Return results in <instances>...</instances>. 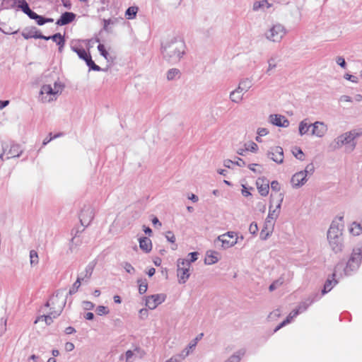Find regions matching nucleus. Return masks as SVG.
Instances as JSON below:
<instances>
[{"mask_svg": "<svg viewBox=\"0 0 362 362\" xmlns=\"http://www.w3.org/2000/svg\"><path fill=\"white\" fill-rule=\"evenodd\" d=\"M238 236L237 233L229 231L224 234L220 235L215 240L214 243H221V247L224 250L230 248L238 243Z\"/></svg>", "mask_w": 362, "mask_h": 362, "instance_id": "obj_9", "label": "nucleus"}, {"mask_svg": "<svg viewBox=\"0 0 362 362\" xmlns=\"http://www.w3.org/2000/svg\"><path fill=\"white\" fill-rule=\"evenodd\" d=\"M344 78L346 80L350 81L354 83H357L358 82V78L356 76L349 74H344Z\"/></svg>", "mask_w": 362, "mask_h": 362, "instance_id": "obj_59", "label": "nucleus"}, {"mask_svg": "<svg viewBox=\"0 0 362 362\" xmlns=\"http://www.w3.org/2000/svg\"><path fill=\"white\" fill-rule=\"evenodd\" d=\"M166 296L163 293L151 295L146 298V305L150 310L155 309L158 305L165 301Z\"/></svg>", "mask_w": 362, "mask_h": 362, "instance_id": "obj_14", "label": "nucleus"}, {"mask_svg": "<svg viewBox=\"0 0 362 362\" xmlns=\"http://www.w3.org/2000/svg\"><path fill=\"white\" fill-rule=\"evenodd\" d=\"M189 354V350H182L179 354L175 355L165 362H181Z\"/></svg>", "mask_w": 362, "mask_h": 362, "instance_id": "obj_30", "label": "nucleus"}, {"mask_svg": "<svg viewBox=\"0 0 362 362\" xmlns=\"http://www.w3.org/2000/svg\"><path fill=\"white\" fill-rule=\"evenodd\" d=\"M109 312L108 308L104 305H98L96 308V313L98 315H107Z\"/></svg>", "mask_w": 362, "mask_h": 362, "instance_id": "obj_47", "label": "nucleus"}, {"mask_svg": "<svg viewBox=\"0 0 362 362\" xmlns=\"http://www.w3.org/2000/svg\"><path fill=\"white\" fill-rule=\"evenodd\" d=\"M84 278L78 277L76 281L74 283L72 287L69 290V294L72 295L75 293L81 286V281H83Z\"/></svg>", "mask_w": 362, "mask_h": 362, "instance_id": "obj_41", "label": "nucleus"}, {"mask_svg": "<svg viewBox=\"0 0 362 362\" xmlns=\"http://www.w3.org/2000/svg\"><path fill=\"white\" fill-rule=\"evenodd\" d=\"M298 315V311H296L293 310L292 312L289 313V315L287 316L286 319L284 320L281 323H280L275 329L274 332H277L279 329H280L281 327H284L285 325L289 324L294 317H296Z\"/></svg>", "mask_w": 362, "mask_h": 362, "instance_id": "obj_27", "label": "nucleus"}, {"mask_svg": "<svg viewBox=\"0 0 362 362\" xmlns=\"http://www.w3.org/2000/svg\"><path fill=\"white\" fill-rule=\"evenodd\" d=\"M138 7L137 6H130L129 7L126 12H125V16L127 19L131 20L134 19L136 16V13L138 12Z\"/></svg>", "mask_w": 362, "mask_h": 362, "instance_id": "obj_38", "label": "nucleus"}, {"mask_svg": "<svg viewBox=\"0 0 362 362\" xmlns=\"http://www.w3.org/2000/svg\"><path fill=\"white\" fill-rule=\"evenodd\" d=\"M23 37L28 40L29 38H35V39H47V36L43 35L40 32L37 30L34 31H30L29 33H23Z\"/></svg>", "mask_w": 362, "mask_h": 362, "instance_id": "obj_29", "label": "nucleus"}, {"mask_svg": "<svg viewBox=\"0 0 362 362\" xmlns=\"http://www.w3.org/2000/svg\"><path fill=\"white\" fill-rule=\"evenodd\" d=\"M252 80L250 78H245L240 81L239 84L236 88L240 93L244 94L247 90H249L252 88Z\"/></svg>", "mask_w": 362, "mask_h": 362, "instance_id": "obj_19", "label": "nucleus"}, {"mask_svg": "<svg viewBox=\"0 0 362 362\" xmlns=\"http://www.w3.org/2000/svg\"><path fill=\"white\" fill-rule=\"evenodd\" d=\"M248 168L250 170H251L252 171H253L255 173H262V167L259 164H256V163L250 164L248 165Z\"/></svg>", "mask_w": 362, "mask_h": 362, "instance_id": "obj_50", "label": "nucleus"}, {"mask_svg": "<svg viewBox=\"0 0 362 362\" xmlns=\"http://www.w3.org/2000/svg\"><path fill=\"white\" fill-rule=\"evenodd\" d=\"M308 181V176L301 170L296 173L291 177V183L293 188H299Z\"/></svg>", "mask_w": 362, "mask_h": 362, "instance_id": "obj_16", "label": "nucleus"}, {"mask_svg": "<svg viewBox=\"0 0 362 362\" xmlns=\"http://www.w3.org/2000/svg\"><path fill=\"white\" fill-rule=\"evenodd\" d=\"M41 318L44 319L47 325H50L53 322V319L55 317H54L53 315L52 314V310H50L48 315H42Z\"/></svg>", "mask_w": 362, "mask_h": 362, "instance_id": "obj_53", "label": "nucleus"}, {"mask_svg": "<svg viewBox=\"0 0 362 362\" xmlns=\"http://www.w3.org/2000/svg\"><path fill=\"white\" fill-rule=\"evenodd\" d=\"M18 8L25 14H28L31 11L28 3L24 0L19 1Z\"/></svg>", "mask_w": 362, "mask_h": 362, "instance_id": "obj_44", "label": "nucleus"}, {"mask_svg": "<svg viewBox=\"0 0 362 362\" xmlns=\"http://www.w3.org/2000/svg\"><path fill=\"white\" fill-rule=\"evenodd\" d=\"M83 308L86 310H91L94 308L95 304L90 301H83Z\"/></svg>", "mask_w": 362, "mask_h": 362, "instance_id": "obj_56", "label": "nucleus"}, {"mask_svg": "<svg viewBox=\"0 0 362 362\" xmlns=\"http://www.w3.org/2000/svg\"><path fill=\"white\" fill-rule=\"evenodd\" d=\"M327 132L328 127L324 122L316 121L314 123H312V128L310 132L311 136L317 138H322L327 134Z\"/></svg>", "mask_w": 362, "mask_h": 362, "instance_id": "obj_12", "label": "nucleus"}, {"mask_svg": "<svg viewBox=\"0 0 362 362\" xmlns=\"http://www.w3.org/2000/svg\"><path fill=\"white\" fill-rule=\"evenodd\" d=\"M270 187H271V189L275 192H279V191H280V189H281L280 184L276 180L272 181L271 182Z\"/></svg>", "mask_w": 362, "mask_h": 362, "instance_id": "obj_61", "label": "nucleus"}, {"mask_svg": "<svg viewBox=\"0 0 362 362\" xmlns=\"http://www.w3.org/2000/svg\"><path fill=\"white\" fill-rule=\"evenodd\" d=\"M122 266L127 273L134 274L135 269L130 263H129L127 262H124L122 264Z\"/></svg>", "mask_w": 362, "mask_h": 362, "instance_id": "obj_48", "label": "nucleus"}, {"mask_svg": "<svg viewBox=\"0 0 362 362\" xmlns=\"http://www.w3.org/2000/svg\"><path fill=\"white\" fill-rule=\"evenodd\" d=\"M93 267L90 265H88L85 269V275L83 278L89 279L92 275Z\"/></svg>", "mask_w": 362, "mask_h": 362, "instance_id": "obj_55", "label": "nucleus"}, {"mask_svg": "<svg viewBox=\"0 0 362 362\" xmlns=\"http://www.w3.org/2000/svg\"><path fill=\"white\" fill-rule=\"evenodd\" d=\"M45 40H52L54 42H55L59 46L64 47L65 44V40L64 37L60 33H56L52 36L47 37V39H45Z\"/></svg>", "mask_w": 362, "mask_h": 362, "instance_id": "obj_33", "label": "nucleus"}, {"mask_svg": "<svg viewBox=\"0 0 362 362\" xmlns=\"http://www.w3.org/2000/svg\"><path fill=\"white\" fill-rule=\"evenodd\" d=\"M267 156L277 164H282L284 163V150L281 146L271 147L268 150Z\"/></svg>", "mask_w": 362, "mask_h": 362, "instance_id": "obj_13", "label": "nucleus"}, {"mask_svg": "<svg viewBox=\"0 0 362 362\" xmlns=\"http://www.w3.org/2000/svg\"><path fill=\"white\" fill-rule=\"evenodd\" d=\"M76 18V14L72 12H64L63 13L60 18L57 21L56 24L57 25H67Z\"/></svg>", "mask_w": 362, "mask_h": 362, "instance_id": "obj_18", "label": "nucleus"}, {"mask_svg": "<svg viewBox=\"0 0 362 362\" xmlns=\"http://www.w3.org/2000/svg\"><path fill=\"white\" fill-rule=\"evenodd\" d=\"M139 247L145 252H149L152 250L151 240L147 237L139 238Z\"/></svg>", "mask_w": 362, "mask_h": 362, "instance_id": "obj_25", "label": "nucleus"}, {"mask_svg": "<svg viewBox=\"0 0 362 362\" xmlns=\"http://www.w3.org/2000/svg\"><path fill=\"white\" fill-rule=\"evenodd\" d=\"M349 232L354 236H358L362 233V225L360 222L353 221L349 226Z\"/></svg>", "mask_w": 362, "mask_h": 362, "instance_id": "obj_22", "label": "nucleus"}, {"mask_svg": "<svg viewBox=\"0 0 362 362\" xmlns=\"http://www.w3.org/2000/svg\"><path fill=\"white\" fill-rule=\"evenodd\" d=\"M190 262L186 259H178L177 261V276L180 284H185L190 276Z\"/></svg>", "mask_w": 362, "mask_h": 362, "instance_id": "obj_8", "label": "nucleus"}, {"mask_svg": "<svg viewBox=\"0 0 362 362\" xmlns=\"http://www.w3.org/2000/svg\"><path fill=\"white\" fill-rule=\"evenodd\" d=\"M94 210L90 205H85L79 214V219L83 226H88L94 218Z\"/></svg>", "mask_w": 362, "mask_h": 362, "instance_id": "obj_11", "label": "nucleus"}, {"mask_svg": "<svg viewBox=\"0 0 362 362\" xmlns=\"http://www.w3.org/2000/svg\"><path fill=\"white\" fill-rule=\"evenodd\" d=\"M230 100L235 103H240L243 100V93H240L237 88L230 93Z\"/></svg>", "mask_w": 362, "mask_h": 362, "instance_id": "obj_31", "label": "nucleus"}, {"mask_svg": "<svg viewBox=\"0 0 362 362\" xmlns=\"http://www.w3.org/2000/svg\"><path fill=\"white\" fill-rule=\"evenodd\" d=\"M165 238L169 242L172 243H174L176 240L175 236L172 231H168L165 234Z\"/></svg>", "mask_w": 362, "mask_h": 362, "instance_id": "obj_60", "label": "nucleus"}, {"mask_svg": "<svg viewBox=\"0 0 362 362\" xmlns=\"http://www.w3.org/2000/svg\"><path fill=\"white\" fill-rule=\"evenodd\" d=\"M312 128V124L308 122V119H304L300 122L298 125V132L300 136L307 134L310 129Z\"/></svg>", "mask_w": 362, "mask_h": 362, "instance_id": "obj_24", "label": "nucleus"}, {"mask_svg": "<svg viewBox=\"0 0 362 362\" xmlns=\"http://www.w3.org/2000/svg\"><path fill=\"white\" fill-rule=\"evenodd\" d=\"M181 73L180 71L177 69L173 68L168 71L167 72V79L168 81H173L176 78H179L180 77Z\"/></svg>", "mask_w": 362, "mask_h": 362, "instance_id": "obj_35", "label": "nucleus"}, {"mask_svg": "<svg viewBox=\"0 0 362 362\" xmlns=\"http://www.w3.org/2000/svg\"><path fill=\"white\" fill-rule=\"evenodd\" d=\"M257 134L259 136H264L269 134V130L266 128L260 127L257 129Z\"/></svg>", "mask_w": 362, "mask_h": 362, "instance_id": "obj_63", "label": "nucleus"}, {"mask_svg": "<svg viewBox=\"0 0 362 362\" xmlns=\"http://www.w3.org/2000/svg\"><path fill=\"white\" fill-rule=\"evenodd\" d=\"M268 121L272 124L279 127H287L290 124L285 116L278 114L270 115Z\"/></svg>", "mask_w": 362, "mask_h": 362, "instance_id": "obj_15", "label": "nucleus"}, {"mask_svg": "<svg viewBox=\"0 0 362 362\" xmlns=\"http://www.w3.org/2000/svg\"><path fill=\"white\" fill-rule=\"evenodd\" d=\"M66 303V298L62 293L57 292L49 298L45 305L50 307V310H52L54 317H57L61 315Z\"/></svg>", "mask_w": 362, "mask_h": 362, "instance_id": "obj_7", "label": "nucleus"}, {"mask_svg": "<svg viewBox=\"0 0 362 362\" xmlns=\"http://www.w3.org/2000/svg\"><path fill=\"white\" fill-rule=\"evenodd\" d=\"M344 216H338L332 221L327 233L329 246L335 254L342 252L344 248Z\"/></svg>", "mask_w": 362, "mask_h": 362, "instance_id": "obj_1", "label": "nucleus"}, {"mask_svg": "<svg viewBox=\"0 0 362 362\" xmlns=\"http://www.w3.org/2000/svg\"><path fill=\"white\" fill-rule=\"evenodd\" d=\"M274 226H269L267 223L265 222L264 226L260 232V238L262 240H267L269 236L272 234Z\"/></svg>", "mask_w": 362, "mask_h": 362, "instance_id": "obj_34", "label": "nucleus"}, {"mask_svg": "<svg viewBox=\"0 0 362 362\" xmlns=\"http://www.w3.org/2000/svg\"><path fill=\"white\" fill-rule=\"evenodd\" d=\"M84 61L90 69H92V67H93V66L95 64V62L92 60L90 55H89Z\"/></svg>", "mask_w": 362, "mask_h": 362, "instance_id": "obj_64", "label": "nucleus"}, {"mask_svg": "<svg viewBox=\"0 0 362 362\" xmlns=\"http://www.w3.org/2000/svg\"><path fill=\"white\" fill-rule=\"evenodd\" d=\"M245 150L256 153L258 150V146L255 142L250 141L248 143L245 144Z\"/></svg>", "mask_w": 362, "mask_h": 362, "instance_id": "obj_43", "label": "nucleus"}, {"mask_svg": "<svg viewBox=\"0 0 362 362\" xmlns=\"http://www.w3.org/2000/svg\"><path fill=\"white\" fill-rule=\"evenodd\" d=\"M136 353H139V349H135L134 351L128 350L126 351L124 357L126 362H134L136 357Z\"/></svg>", "mask_w": 362, "mask_h": 362, "instance_id": "obj_39", "label": "nucleus"}, {"mask_svg": "<svg viewBox=\"0 0 362 362\" xmlns=\"http://www.w3.org/2000/svg\"><path fill=\"white\" fill-rule=\"evenodd\" d=\"M71 49L72 51H74V52H76L78 54V56L80 59H81L83 60H85L90 55L82 47H79L71 45Z\"/></svg>", "mask_w": 362, "mask_h": 362, "instance_id": "obj_32", "label": "nucleus"}, {"mask_svg": "<svg viewBox=\"0 0 362 362\" xmlns=\"http://www.w3.org/2000/svg\"><path fill=\"white\" fill-rule=\"evenodd\" d=\"M258 230H259V228H258L257 223L252 222L250 223V225L249 226V232L252 235H256L257 233L258 232Z\"/></svg>", "mask_w": 362, "mask_h": 362, "instance_id": "obj_54", "label": "nucleus"}, {"mask_svg": "<svg viewBox=\"0 0 362 362\" xmlns=\"http://www.w3.org/2000/svg\"><path fill=\"white\" fill-rule=\"evenodd\" d=\"M268 64H269V66H268V69L267 70V74H269L271 70H272L273 69H274L276 66V65L274 62V59H273V58H271L268 60Z\"/></svg>", "mask_w": 362, "mask_h": 362, "instance_id": "obj_62", "label": "nucleus"}, {"mask_svg": "<svg viewBox=\"0 0 362 362\" xmlns=\"http://www.w3.org/2000/svg\"><path fill=\"white\" fill-rule=\"evenodd\" d=\"M218 253L214 250H209L206 252V257L204 259V262L206 264L211 265L214 264L218 261Z\"/></svg>", "mask_w": 362, "mask_h": 362, "instance_id": "obj_23", "label": "nucleus"}, {"mask_svg": "<svg viewBox=\"0 0 362 362\" xmlns=\"http://www.w3.org/2000/svg\"><path fill=\"white\" fill-rule=\"evenodd\" d=\"M298 315V311H296L293 310L292 312L289 313V315L287 316L286 319L284 320L281 323H280L275 329L274 332H277L279 329H280L281 327H284L285 325L289 324L294 317H296Z\"/></svg>", "mask_w": 362, "mask_h": 362, "instance_id": "obj_28", "label": "nucleus"}, {"mask_svg": "<svg viewBox=\"0 0 362 362\" xmlns=\"http://www.w3.org/2000/svg\"><path fill=\"white\" fill-rule=\"evenodd\" d=\"M39 262V257L37 252L32 250L30 251V263L32 267L35 266Z\"/></svg>", "mask_w": 362, "mask_h": 362, "instance_id": "obj_40", "label": "nucleus"}, {"mask_svg": "<svg viewBox=\"0 0 362 362\" xmlns=\"http://www.w3.org/2000/svg\"><path fill=\"white\" fill-rule=\"evenodd\" d=\"M139 284V292L140 294H144L146 292L148 288V284L146 280L143 281L142 279H139L137 281Z\"/></svg>", "mask_w": 362, "mask_h": 362, "instance_id": "obj_42", "label": "nucleus"}, {"mask_svg": "<svg viewBox=\"0 0 362 362\" xmlns=\"http://www.w3.org/2000/svg\"><path fill=\"white\" fill-rule=\"evenodd\" d=\"M353 141H355L356 138L360 137L362 135V129H352L349 131Z\"/></svg>", "mask_w": 362, "mask_h": 362, "instance_id": "obj_52", "label": "nucleus"}, {"mask_svg": "<svg viewBox=\"0 0 362 362\" xmlns=\"http://www.w3.org/2000/svg\"><path fill=\"white\" fill-rule=\"evenodd\" d=\"M257 187L259 193L263 196L266 197L269 194V182L264 178H259L256 182Z\"/></svg>", "mask_w": 362, "mask_h": 362, "instance_id": "obj_17", "label": "nucleus"}, {"mask_svg": "<svg viewBox=\"0 0 362 362\" xmlns=\"http://www.w3.org/2000/svg\"><path fill=\"white\" fill-rule=\"evenodd\" d=\"M284 284V279L279 278L274 281L269 287L270 291H273Z\"/></svg>", "mask_w": 362, "mask_h": 362, "instance_id": "obj_45", "label": "nucleus"}, {"mask_svg": "<svg viewBox=\"0 0 362 362\" xmlns=\"http://www.w3.org/2000/svg\"><path fill=\"white\" fill-rule=\"evenodd\" d=\"M283 194H279V198L276 206L273 209L272 205L269 206V214L265 220V222L267 223V225H269V226H274V222L280 214L281 206L283 202Z\"/></svg>", "mask_w": 362, "mask_h": 362, "instance_id": "obj_10", "label": "nucleus"}, {"mask_svg": "<svg viewBox=\"0 0 362 362\" xmlns=\"http://www.w3.org/2000/svg\"><path fill=\"white\" fill-rule=\"evenodd\" d=\"M336 62L341 68L346 69V61H345L344 57H337L336 58Z\"/></svg>", "mask_w": 362, "mask_h": 362, "instance_id": "obj_58", "label": "nucleus"}, {"mask_svg": "<svg viewBox=\"0 0 362 362\" xmlns=\"http://www.w3.org/2000/svg\"><path fill=\"white\" fill-rule=\"evenodd\" d=\"M203 336V334H201L199 337H197L194 340H192L188 345L187 347H186L184 350H189V353L192 351L193 349L195 348L197 346V344L198 341L201 339V337Z\"/></svg>", "mask_w": 362, "mask_h": 362, "instance_id": "obj_46", "label": "nucleus"}, {"mask_svg": "<svg viewBox=\"0 0 362 362\" xmlns=\"http://www.w3.org/2000/svg\"><path fill=\"white\" fill-rule=\"evenodd\" d=\"M336 276H332V279L328 278L325 281L324 285V288L322 291V294L325 295V293L329 292L332 288L338 283L337 280L335 279Z\"/></svg>", "mask_w": 362, "mask_h": 362, "instance_id": "obj_26", "label": "nucleus"}, {"mask_svg": "<svg viewBox=\"0 0 362 362\" xmlns=\"http://www.w3.org/2000/svg\"><path fill=\"white\" fill-rule=\"evenodd\" d=\"M315 301V299H308V300L305 302H302L299 304L298 307L295 310L296 311H298V313H302L305 312L308 308Z\"/></svg>", "mask_w": 362, "mask_h": 362, "instance_id": "obj_37", "label": "nucleus"}, {"mask_svg": "<svg viewBox=\"0 0 362 362\" xmlns=\"http://www.w3.org/2000/svg\"><path fill=\"white\" fill-rule=\"evenodd\" d=\"M308 177L313 174L315 171V167L313 163H309L306 165L304 170H302Z\"/></svg>", "mask_w": 362, "mask_h": 362, "instance_id": "obj_49", "label": "nucleus"}, {"mask_svg": "<svg viewBox=\"0 0 362 362\" xmlns=\"http://www.w3.org/2000/svg\"><path fill=\"white\" fill-rule=\"evenodd\" d=\"M6 152L7 153H6V160H8L11 158L19 157L22 154L23 151L21 148L20 145L12 144L9 150L8 151H6Z\"/></svg>", "mask_w": 362, "mask_h": 362, "instance_id": "obj_21", "label": "nucleus"}, {"mask_svg": "<svg viewBox=\"0 0 362 362\" xmlns=\"http://www.w3.org/2000/svg\"><path fill=\"white\" fill-rule=\"evenodd\" d=\"M98 49L100 52V54L104 57L105 59H107L108 56V52L106 51L104 45L99 44L98 46Z\"/></svg>", "mask_w": 362, "mask_h": 362, "instance_id": "obj_57", "label": "nucleus"}, {"mask_svg": "<svg viewBox=\"0 0 362 362\" xmlns=\"http://www.w3.org/2000/svg\"><path fill=\"white\" fill-rule=\"evenodd\" d=\"M272 6V4H270L268 0H259L255 1L252 5V10L254 11H264L266 9H269Z\"/></svg>", "mask_w": 362, "mask_h": 362, "instance_id": "obj_20", "label": "nucleus"}, {"mask_svg": "<svg viewBox=\"0 0 362 362\" xmlns=\"http://www.w3.org/2000/svg\"><path fill=\"white\" fill-rule=\"evenodd\" d=\"M293 156L298 160H303L304 158V154L302 150L300 148H296L293 151Z\"/></svg>", "mask_w": 362, "mask_h": 362, "instance_id": "obj_51", "label": "nucleus"}, {"mask_svg": "<svg viewBox=\"0 0 362 362\" xmlns=\"http://www.w3.org/2000/svg\"><path fill=\"white\" fill-rule=\"evenodd\" d=\"M286 34L287 30L286 27L280 23H275L269 27L265 31L264 36L269 42L279 43Z\"/></svg>", "mask_w": 362, "mask_h": 362, "instance_id": "obj_5", "label": "nucleus"}, {"mask_svg": "<svg viewBox=\"0 0 362 362\" xmlns=\"http://www.w3.org/2000/svg\"><path fill=\"white\" fill-rule=\"evenodd\" d=\"M245 351L244 349H240L235 353L233 356H231L227 361L225 362H240L242 357L245 355Z\"/></svg>", "mask_w": 362, "mask_h": 362, "instance_id": "obj_36", "label": "nucleus"}, {"mask_svg": "<svg viewBox=\"0 0 362 362\" xmlns=\"http://www.w3.org/2000/svg\"><path fill=\"white\" fill-rule=\"evenodd\" d=\"M186 45L181 37H174L162 45L163 57L171 62H177L185 54Z\"/></svg>", "mask_w": 362, "mask_h": 362, "instance_id": "obj_3", "label": "nucleus"}, {"mask_svg": "<svg viewBox=\"0 0 362 362\" xmlns=\"http://www.w3.org/2000/svg\"><path fill=\"white\" fill-rule=\"evenodd\" d=\"M64 87V84L59 80L54 81L53 85H43L40 91L39 100L43 103H48L56 100L62 93Z\"/></svg>", "mask_w": 362, "mask_h": 362, "instance_id": "obj_4", "label": "nucleus"}, {"mask_svg": "<svg viewBox=\"0 0 362 362\" xmlns=\"http://www.w3.org/2000/svg\"><path fill=\"white\" fill-rule=\"evenodd\" d=\"M362 262V243L353 249L349 259L346 265L343 262H339L334 268V276L342 277L350 276L356 272Z\"/></svg>", "mask_w": 362, "mask_h": 362, "instance_id": "obj_2", "label": "nucleus"}, {"mask_svg": "<svg viewBox=\"0 0 362 362\" xmlns=\"http://www.w3.org/2000/svg\"><path fill=\"white\" fill-rule=\"evenodd\" d=\"M344 146L345 151L348 153L352 152L356 146V142L353 141L349 131L339 135L330 145L334 150L339 149Z\"/></svg>", "mask_w": 362, "mask_h": 362, "instance_id": "obj_6", "label": "nucleus"}]
</instances>
